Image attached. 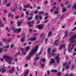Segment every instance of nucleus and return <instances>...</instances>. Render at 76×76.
Returning <instances> with one entry per match:
<instances>
[{
	"label": "nucleus",
	"instance_id": "obj_43",
	"mask_svg": "<svg viewBox=\"0 0 76 76\" xmlns=\"http://www.w3.org/2000/svg\"><path fill=\"white\" fill-rule=\"evenodd\" d=\"M17 54L18 55H19V56H20V52L19 50L18 51V52L17 53Z\"/></svg>",
	"mask_w": 76,
	"mask_h": 76
},
{
	"label": "nucleus",
	"instance_id": "obj_9",
	"mask_svg": "<svg viewBox=\"0 0 76 76\" xmlns=\"http://www.w3.org/2000/svg\"><path fill=\"white\" fill-rule=\"evenodd\" d=\"M62 48H64L65 49L66 48V45L64 44V45H61L59 47V48L58 49V50L59 51H60V50H61V49H62Z\"/></svg>",
	"mask_w": 76,
	"mask_h": 76
},
{
	"label": "nucleus",
	"instance_id": "obj_53",
	"mask_svg": "<svg viewBox=\"0 0 76 76\" xmlns=\"http://www.w3.org/2000/svg\"><path fill=\"white\" fill-rule=\"evenodd\" d=\"M7 50H8V49H5L4 50V53H5V52H7Z\"/></svg>",
	"mask_w": 76,
	"mask_h": 76
},
{
	"label": "nucleus",
	"instance_id": "obj_13",
	"mask_svg": "<svg viewBox=\"0 0 76 76\" xmlns=\"http://www.w3.org/2000/svg\"><path fill=\"white\" fill-rule=\"evenodd\" d=\"M58 10H59V8L58 7H57L56 9V11L54 12L55 14L57 15L58 14L59 12H58Z\"/></svg>",
	"mask_w": 76,
	"mask_h": 76
},
{
	"label": "nucleus",
	"instance_id": "obj_34",
	"mask_svg": "<svg viewBox=\"0 0 76 76\" xmlns=\"http://www.w3.org/2000/svg\"><path fill=\"white\" fill-rule=\"evenodd\" d=\"M67 35H68V34H67V31H65V37H66Z\"/></svg>",
	"mask_w": 76,
	"mask_h": 76
},
{
	"label": "nucleus",
	"instance_id": "obj_48",
	"mask_svg": "<svg viewBox=\"0 0 76 76\" xmlns=\"http://www.w3.org/2000/svg\"><path fill=\"white\" fill-rule=\"evenodd\" d=\"M55 51H56V49H54L52 50L51 51L52 53H55Z\"/></svg>",
	"mask_w": 76,
	"mask_h": 76
},
{
	"label": "nucleus",
	"instance_id": "obj_57",
	"mask_svg": "<svg viewBox=\"0 0 76 76\" xmlns=\"http://www.w3.org/2000/svg\"><path fill=\"white\" fill-rule=\"evenodd\" d=\"M11 25H13V21H11Z\"/></svg>",
	"mask_w": 76,
	"mask_h": 76
},
{
	"label": "nucleus",
	"instance_id": "obj_20",
	"mask_svg": "<svg viewBox=\"0 0 76 76\" xmlns=\"http://www.w3.org/2000/svg\"><path fill=\"white\" fill-rule=\"evenodd\" d=\"M11 28L12 29V31H15V30H16V27L14 26H12L11 27Z\"/></svg>",
	"mask_w": 76,
	"mask_h": 76
},
{
	"label": "nucleus",
	"instance_id": "obj_45",
	"mask_svg": "<svg viewBox=\"0 0 76 76\" xmlns=\"http://www.w3.org/2000/svg\"><path fill=\"white\" fill-rule=\"evenodd\" d=\"M21 54H22V55L25 56V55H26V52H22Z\"/></svg>",
	"mask_w": 76,
	"mask_h": 76
},
{
	"label": "nucleus",
	"instance_id": "obj_49",
	"mask_svg": "<svg viewBox=\"0 0 76 76\" xmlns=\"http://www.w3.org/2000/svg\"><path fill=\"white\" fill-rule=\"evenodd\" d=\"M52 33L51 32L49 31L48 34V36H49V37H50V36L51 35V34Z\"/></svg>",
	"mask_w": 76,
	"mask_h": 76
},
{
	"label": "nucleus",
	"instance_id": "obj_63",
	"mask_svg": "<svg viewBox=\"0 0 76 76\" xmlns=\"http://www.w3.org/2000/svg\"><path fill=\"white\" fill-rule=\"evenodd\" d=\"M2 46H3V43L0 42V47H2Z\"/></svg>",
	"mask_w": 76,
	"mask_h": 76
},
{
	"label": "nucleus",
	"instance_id": "obj_51",
	"mask_svg": "<svg viewBox=\"0 0 76 76\" xmlns=\"http://www.w3.org/2000/svg\"><path fill=\"white\" fill-rule=\"evenodd\" d=\"M38 13V11L37 10L35 11V12H34V14H37Z\"/></svg>",
	"mask_w": 76,
	"mask_h": 76
},
{
	"label": "nucleus",
	"instance_id": "obj_5",
	"mask_svg": "<svg viewBox=\"0 0 76 76\" xmlns=\"http://www.w3.org/2000/svg\"><path fill=\"white\" fill-rule=\"evenodd\" d=\"M76 38V34H75L73 36L71 37V38L69 40L71 42L72 44L74 43L75 42V39Z\"/></svg>",
	"mask_w": 76,
	"mask_h": 76
},
{
	"label": "nucleus",
	"instance_id": "obj_44",
	"mask_svg": "<svg viewBox=\"0 0 76 76\" xmlns=\"http://www.w3.org/2000/svg\"><path fill=\"white\" fill-rule=\"evenodd\" d=\"M20 51H22V52H24V51H25V50H24V49H23V48H20Z\"/></svg>",
	"mask_w": 76,
	"mask_h": 76
},
{
	"label": "nucleus",
	"instance_id": "obj_59",
	"mask_svg": "<svg viewBox=\"0 0 76 76\" xmlns=\"http://www.w3.org/2000/svg\"><path fill=\"white\" fill-rule=\"evenodd\" d=\"M6 69H4V70H3L1 72V73H4V72H5V71H6Z\"/></svg>",
	"mask_w": 76,
	"mask_h": 76
},
{
	"label": "nucleus",
	"instance_id": "obj_52",
	"mask_svg": "<svg viewBox=\"0 0 76 76\" xmlns=\"http://www.w3.org/2000/svg\"><path fill=\"white\" fill-rule=\"evenodd\" d=\"M66 65H67V63H65L63 64V65L64 66H65V67H66V66H67Z\"/></svg>",
	"mask_w": 76,
	"mask_h": 76
},
{
	"label": "nucleus",
	"instance_id": "obj_15",
	"mask_svg": "<svg viewBox=\"0 0 76 76\" xmlns=\"http://www.w3.org/2000/svg\"><path fill=\"white\" fill-rule=\"evenodd\" d=\"M22 23V21L17 23V26H21V23Z\"/></svg>",
	"mask_w": 76,
	"mask_h": 76
},
{
	"label": "nucleus",
	"instance_id": "obj_18",
	"mask_svg": "<svg viewBox=\"0 0 76 76\" xmlns=\"http://www.w3.org/2000/svg\"><path fill=\"white\" fill-rule=\"evenodd\" d=\"M67 10V9L65 7H63L62 9V12H65Z\"/></svg>",
	"mask_w": 76,
	"mask_h": 76
},
{
	"label": "nucleus",
	"instance_id": "obj_55",
	"mask_svg": "<svg viewBox=\"0 0 76 76\" xmlns=\"http://www.w3.org/2000/svg\"><path fill=\"white\" fill-rule=\"evenodd\" d=\"M47 73L48 75H50V71L49 70L47 71Z\"/></svg>",
	"mask_w": 76,
	"mask_h": 76
},
{
	"label": "nucleus",
	"instance_id": "obj_61",
	"mask_svg": "<svg viewBox=\"0 0 76 76\" xmlns=\"http://www.w3.org/2000/svg\"><path fill=\"white\" fill-rule=\"evenodd\" d=\"M10 41H11V39H9L7 40V42H10Z\"/></svg>",
	"mask_w": 76,
	"mask_h": 76
},
{
	"label": "nucleus",
	"instance_id": "obj_38",
	"mask_svg": "<svg viewBox=\"0 0 76 76\" xmlns=\"http://www.w3.org/2000/svg\"><path fill=\"white\" fill-rule=\"evenodd\" d=\"M71 7H72V4H69L67 6L68 9H70Z\"/></svg>",
	"mask_w": 76,
	"mask_h": 76
},
{
	"label": "nucleus",
	"instance_id": "obj_50",
	"mask_svg": "<svg viewBox=\"0 0 76 76\" xmlns=\"http://www.w3.org/2000/svg\"><path fill=\"white\" fill-rule=\"evenodd\" d=\"M44 66H45V65L43 63L41 64V67H44Z\"/></svg>",
	"mask_w": 76,
	"mask_h": 76
},
{
	"label": "nucleus",
	"instance_id": "obj_36",
	"mask_svg": "<svg viewBox=\"0 0 76 76\" xmlns=\"http://www.w3.org/2000/svg\"><path fill=\"white\" fill-rule=\"evenodd\" d=\"M3 27H4V24L2 23L1 24H0V27L2 28Z\"/></svg>",
	"mask_w": 76,
	"mask_h": 76
},
{
	"label": "nucleus",
	"instance_id": "obj_10",
	"mask_svg": "<svg viewBox=\"0 0 76 76\" xmlns=\"http://www.w3.org/2000/svg\"><path fill=\"white\" fill-rule=\"evenodd\" d=\"M14 71H15V66H13L12 67L11 70L9 71V73L10 74L12 73H13Z\"/></svg>",
	"mask_w": 76,
	"mask_h": 76
},
{
	"label": "nucleus",
	"instance_id": "obj_26",
	"mask_svg": "<svg viewBox=\"0 0 76 76\" xmlns=\"http://www.w3.org/2000/svg\"><path fill=\"white\" fill-rule=\"evenodd\" d=\"M8 17H11L12 18H13V15H12L11 13H9L8 15Z\"/></svg>",
	"mask_w": 76,
	"mask_h": 76
},
{
	"label": "nucleus",
	"instance_id": "obj_22",
	"mask_svg": "<svg viewBox=\"0 0 76 76\" xmlns=\"http://www.w3.org/2000/svg\"><path fill=\"white\" fill-rule=\"evenodd\" d=\"M72 48H70L68 49V53H70V52H72Z\"/></svg>",
	"mask_w": 76,
	"mask_h": 76
},
{
	"label": "nucleus",
	"instance_id": "obj_1",
	"mask_svg": "<svg viewBox=\"0 0 76 76\" xmlns=\"http://www.w3.org/2000/svg\"><path fill=\"white\" fill-rule=\"evenodd\" d=\"M38 48H39V47H38V45H37L35 47H34L30 51V52L34 55H35L37 51H38Z\"/></svg>",
	"mask_w": 76,
	"mask_h": 76
},
{
	"label": "nucleus",
	"instance_id": "obj_7",
	"mask_svg": "<svg viewBox=\"0 0 76 76\" xmlns=\"http://www.w3.org/2000/svg\"><path fill=\"white\" fill-rule=\"evenodd\" d=\"M4 58H5L6 59H5V61H9V60H12V58L7 56V55H5L3 56Z\"/></svg>",
	"mask_w": 76,
	"mask_h": 76
},
{
	"label": "nucleus",
	"instance_id": "obj_33",
	"mask_svg": "<svg viewBox=\"0 0 76 76\" xmlns=\"http://www.w3.org/2000/svg\"><path fill=\"white\" fill-rule=\"evenodd\" d=\"M39 18L40 20H42V17L41 15H39Z\"/></svg>",
	"mask_w": 76,
	"mask_h": 76
},
{
	"label": "nucleus",
	"instance_id": "obj_64",
	"mask_svg": "<svg viewBox=\"0 0 76 76\" xmlns=\"http://www.w3.org/2000/svg\"><path fill=\"white\" fill-rule=\"evenodd\" d=\"M61 75V73H58L57 76H60Z\"/></svg>",
	"mask_w": 76,
	"mask_h": 76
},
{
	"label": "nucleus",
	"instance_id": "obj_60",
	"mask_svg": "<svg viewBox=\"0 0 76 76\" xmlns=\"http://www.w3.org/2000/svg\"><path fill=\"white\" fill-rule=\"evenodd\" d=\"M19 15H17V16L15 17V19H16V20H17L18 18H19Z\"/></svg>",
	"mask_w": 76,
	"mask_h": 76
},
{
	"label": "nucleus",
	"instance_id": "obj_40",
	"mask_svg": "<svg viewBox=\"0 0 76 76\" xmlns=\"http://www.w3.org/2000/svg\"><path fill=\"white\" fill-rule=\"evenodd\" d=\"M9 48V45L6 46H4V48Z\"/></svg>",
	"mask_w": 76,
	"mask_h": 76
},
{
	"label": "nucleus",
	"instance_id": "obj_35",
	"mask_svg": "<svg viewBox=\"0 0 76 76\" xmlns=\"http://www.w3.org/2000/svg\"><path fill=\"white\" fill-rule=\"evenodd\" d=\"M75 8H76V4H75L72 7V9H75Z\"/></svg>",
	"mask_w": 76,
	"mask_h": 76
},
{
	"label": "nucleus",
	"instance_id": "obj_23",
	"mask_svg": "<svg viewBox=\"0 0 76 76\" xmlns=\"http://www.w3.org/2000/svg\"><path fill=\"white\" fill-rule=\"evenodd\" d=\"M28 73H29L28 71H26L24 74V76H28Z\"/></svg>",
	"mask_w": 76,
	"mask_h": 76
},
{
	"label": "nucleus",
	"instance_id": "obj_39",
	"mask_svg": "<svg viewBox=\"0 0 76 76\" xmlns=\"http://www.w3.org/2000/svg\"><path fill=\"white\" fill-rule=\"evenodd\" d=\"M3 52V48H0V54L2 53Z\"/></svg>",
	"mask_w": 76,
	"mask_h": 76
},
{
	"label": "nucleus",
	"instance_id": "obj_17",
	"mask_svg": "<svg viewBox=\"0 0 76 76\" xmlns=\"http://www.w3.org/2000/svg\"><path fill=\"white\" fill-rule=\"evenodd\" d=\"M64 16L63 15H61V16L60 15H58V18H60V19H63V18Z\"/></svg>",
	"mask_w": 76,
	"mask_h": 76
},
{
	"label": "nucleus",
	"instance_id": "obj_31",
	"mask_svg": "<svg viewBox=\"0 0 76 76\" xmlns=\"http://www.w3.org/2000/svg\"><path fill=\"white\" fill-rule=\"evenodd\" d=\"M2 41H3V42H6L7 40L5 38H3L2 39Z\"/></svg>",
	"mask_w": 76,
	"mask_h": 76
},
{
	"label": "nucleus",
	"instance_id": "obj_21",
	"mask_svg": "<svg viewBox=\"0 0 76 76\" xmlns=\"http://www.w3.org/2000/svg\"><path fill=\"white\" fill-rule=\"evenodd\" d=\"M29 50H30V46H28L26 48V51H28Z\"/></svg>",
	"mask_w": 76,
	"mask_h": 76
},
{
	"label": "nucleus",
	"instance_id": "obj_3",
	"mask_svg": "<svg viewBox=\"0 0 76 76\" xmlns=\"http://www.w3.org/2000/svg\"><path fill=\"white\" fill-rule=\"evenodd\" d=\"M33 56H34V55L32 54L31 52H30L29 53L28 55L26 58V60L28 61V60H29L31 58V57Z\"/></svg>",
	"mask_w": 76,
	"mask_h": 76
},
{
	"label": "nucleus",
	"instance_id": "obj_58",
	"mask_svg": "<svg viewBox=\"0 0 76 76\" xmlns=\"http://www.w3.org/2000/svg\"><path fill=\"white\" fill-rule=\"evenodd\" d=\"M47 41H48V39H45V44H47Z\"/></svg>",
	"mask_w": 76,
	"mask_h": 76
},
{
	"label": "nucleus",
	"instance_id": "obj_25",
	"mask_svg": "<svg viewBox=\"0 0 76 76\" xmlns=\"http://www.w3.org/2000/svg\"><path fill=\"white\" fill-rule=\"evenodd\" d=\"M23 39L21 40V42H23L24 41H25V36H23Z\"/></svg>",
	"mask_w": 76,
	"mask_h": 76
},
{
	"label": "nucleus",
	"instance_id": "obj_29",
	"mask_svg": "<svg viewBox=\"0 0 76 76\" xmlns=\"http://www.w3.org/2000/svg\"><path fill=\"white\" fill-rule=\"evenodd\" d=\"M31 38L32 41H35L36 40V39H37V38H36V37H33Z\"/></svg>",
	"mask_w": 76,
	"mask_h": 76
},
{
	"label": "nucleus",
	"instance_id": "obj_62",
	"mask_svg": "<svg viewBox=\"0 0 76 76\" xmlns=\"http://www.w3.org/2000/svg\"><path fill=\"white\" fill-rule=\"evenodd\" d=\"M69 3V1H66V2H65V4H68Z\"/></svg>",
	"mask_w": 76,
	"mask_h": 76
},
{
	"label": "nucleus",
	"instance_id": "obj_2",
	"mask_svg": "<svg viewBox=\"0 0 76 76\" xmlns=\"http://www.w3.org/2000/svg\"><path fill=\"white\" fill-rule=\"evenodd\" d=\"M44 24H41L36 26L35 28H38L39 29V30H42L43 29V28H44Z\"/></svg>",
	"mask_w": 76,
	"mask_h": 76
},
{
	"label": "nucleus",
	"instance_id": "obj_56",
	"mask_svg": "<svg viewBox=\"0 0 76 76\" xmlns=\"http://www.w3.org/2000/svg\"><path fill=\"white\" fill-rule=\"evenodd\" d=\"M72 50H73V49L74 48V47H75V44H73L72 45Z\"/></svg>",
	"mask_w": 76,
	"mask_h": 76
},
{
	"label": "nucleus",
	"instance_id": "obj_19",
	"mask_svg": "<svg viewBox=\"0 0 76 76\" xmlns=\"http://www.w3.org/2000/svg\"><path fill=\"white\" fill-rule=\"evenodd\" d=\"M51 49L50 48H48V49L47 52L48 54H50V52H51Z\"/></svg>",
	"mask_w": 76,
	"mask_h": 76
},
{
	"label": "nucleus",
	"instance_id": "obj_6",
	"mask_svg": "<svg viewBox=\"0 0 76 76\" xmlns=\"http://www.w3.org/2000/svg\"><path fill=\"white\" fill-rule=\"evenodd\" d=\"M60 55L59 54H57V55L55 57L57 63H59L60 62V59L59 58Z\"/></svg>",
	"mask_w": 76,
	"mask_h": 76
},
{
	"label": "nucleus",
	"instance_id": "obj_16",
	"mask_svg": "<svg viewBox=\"0 0 76 76\" xmlns=\"http://www.w3.org/2000/svg\"><path fill=\"white\" fill-rule=\"evenodd\" d=\"M30 6H31V5L30 4H28L26 5H24V8H29Z\"/></svg>",
	"mask_w": 76,
	"mask_h": 76
},
{
	"label": "nucleus",
	"instance_id": "obj_37",
	"mask_svg": "<svg viewBox=\"0 0 76 76\" xmlns=\"http://www.w3.org/2000/svg\"><path fill=\"white\" fill-rule=\"evenodd\" d=\"M4 13L5 14H7L8 13V11L6 10H4Z\"/></svg>",
	"mask_w": 76,
	"mask_h": 76
},
{
	"label": "nucleus",
	"instance_id": "obj_41",
	"mask_svg": "<svg viewBox=\"0 0 76 76\" xmlns=\"http://www.w3.org/2000/svg\"><path fill=\"white\" fill-rule=\"evenodd\" d=\"M32 19V17H28V20H31V19Z\"/></svg>",
	"mask_w": 76,
	"mask_h": 76
},
{
	"label": "nucleus",
	"instance_id": "obj_8",
	"mask_svg": "<svg viewBox=\"0 0 76 76\" xmlns=\"http://www.w3.org/2000/svg\"><path fill=\"white\" fill-rule=\"evenodd\" d=\"M27 24H28V26L29 27H32L33 25L34 24V21H32L31 22H28L27 23Z\"/></svg>",
	"mask_w": 76,
	"mask_h": 76
},
{
	"label": "nucleus",
	"instance_id": "obj_47",
	"mask_svg": "<svg viewBox=\"0 0 76 76\" xmlns=\"http://www.w3.org/2000/svg\"><path fill=\"white\" fill-rule=\"evenodd\" d=\"M26 16L27 17H28V15L29 14V12L28 11H26Z\"/></svg>",
	"mask_w": 76,
	"mask_h": 76
},
{
	"label": "nucleus",
	"instance_id": "obj_14",
	"mask_svg": "<svg viewBox=\"0 0 76 76\" xmlns=\"http://www.w3.org/2000/svg\"><path fill=\"white\" fill-rule=\"evenodd\" d=\"M60 40V39H58V40H56L55 42H54V44L55 45V46H58V43H56L58 41Z\"/></svg>",
	"mask_w": 76,
	"mask_h": 76
},
{
	"label": "nucleus",
	"instance_id": "obj_28",
	"mask_svg": "<svg viewBox=\"0 0 76 76\" xmlns=\"http://www.w3.org/2000/svg\"><path fill=\"white\" fill-rule=\"evenodd\" d=\"M11 4V2H9L8 4H6V6L7 7H9L10 6V5Z\"/></svg>",
	"mask_w": 76,
	"mask_h": 76
},
{
	"label": "nucleus",
	"instance_id": "obj_46",
	"mask_svg": "<svg viewBox=\"0 0 76 76\" xmlns=\"http://www.w3.org/2000/svg\"><path fill=\"white\" fill-rule=\"evenodd\" d=\"M66 69H69V65H67L66 66H65Z\"/></svg>",
	"mask_w": 76,
	"mask_h": 76
},
{
	"label": "nucleus",
	"instance_id": "obj_54",
	"mask_svg": "<svg viewBox=\"0 0 76 76\" xmlns=\"http://www.w3.org/2000/svg\"><path fill=\"white\" fill-rule=\"evenodd\" d=\"M38 34H33V35L34 36V37H35L36 36H38Z\"/></svg>",
	"mask_w": 76,
	"mask_h": 76
},
{
	"label": "nucleus",
	"instance_id": "obj_24",
	"mask_svg": "<svg viewBox=\"0 0 76 76\" xmlns=\"http://www.w3.org/2000/svg\"><path fill=\"white\" fill-rule=\"evenodd\" d=\"M11 11L12 12H16V9L13 8L11 9Z\"/></svg>",
	"mask_w": 76,
	"mask_h": 76
},
{
	"label": "nucleus",
	"instance_id": "obj_30",
	"mask_svg": "<svg viewBox=\"0 0 76 76\" xmlns=\"http://www.w3.org/2000/svg\"><path fill=\"white\" fill-rule=\"evenodd\" d=\"M50 60L51 62H52V63H54V64L56 63L55 62V60H54L53 59H51Z\"/></svg>",
	"mask_w": 76,
	"mask_h": 76
},
{
	"label": "nucleus",
	"instance_id": "obj_32",
	"mask_svg": "<svg viewBox=\"0 0 76 76\" xmlns=\"http://www.w3.org/2000/svg\"><path fill=\"white\" fill-rule=\"evenodd\" d=\"M41 60H42V63H44L46 61V59H45V58H44V59L43 58H42V59Z\"/></svg>",
	"mask_w": 76,
	"mask_h": 76
},
{
	"label": "nucleus",
	"instance_id": "obj_4",
	"mask_svg": "<svg viewBox=\"0 0 76 76\" xmlns=\"http://www.w3.org/2000/svg\"><path fill=\"white\" fill-rule=\"evenodd\" d=\"M42 50H41L38 54V53H36V54L35 57V60H39V58H40L41 57H38V56H39L41 55V53H42Z\"/></svg>",
	"mask_w": 76,
	"mask_h": 76
},
{
	"label": "nucleus",
	"instance_id": "obj_11",
	"mask_svg": "<svg viewBox=\"0 0 76 76\" xmlns=\"http://www.w3.org/2000/svg\"><path fill=\"white\" fill-rule=\"evenodd\" d=\"M38 16L37 15H35V19L36 20H38V22L37 23V25H38V24H39V23H40V20H38Z\"/></svg>",
	"mask_w": 76,
	"mask_h": 76
},
{
	"label": "nucleus",
	"instance_id": "obj_12",
	"mask_svg": "<svg viewBox=\"0 0 76 76\" xmlns=\"http://www.w3.org/2000/svg\"><path fill=\"white\" fill-rule=\"evenodd\" d=\"M21 28H19L18 29H17L14 31V32L15 33H16L17 32V33H19V32H20V31H21Z\"/></svg>",
	"mask_w": 76,
	"mask_h": 76
},
{
	"label": "nucleus",
	"instance_id": "obj_42",
	"mask_svg": "<svg viewBox=\"0 0 76 76\" xmlns=\"http://www.w3.org/2000/svg\"><path fill=\"white\" fill-rule=\"evenodd\" d=\"M56 55V53H51V56H53L54 57V56H55Z\"/></svg>",
	"mask_w": 76,
	"mask_h": 76
},
{
	"label": "nucleus",
	"instance_id": "obj_27",
	"mask_svg": "<svg viewBox=\"0 0 76 76\" xmlns=\"http://www.w3.org/2000/svg\"><path fill=\"white\" fill-rule=\"evenodd\" d=\"M43 13H44V12L40 11L38 13V15H43Z\"/></svg>",
	"mask_w": 76,
	"mask_h": 76
}]
</instances>
